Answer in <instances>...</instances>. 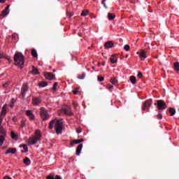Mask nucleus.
<instances>
[{
    "instance_id": "obj_1",
    "label": "nucleus",
    "mask_w": 179,
    "mask_h": 179,
    "mask_svg": "<svg viewBox=\"0 0 179 179\" xmlns=\"http://www.w3.org/2000/svg\"><path fill=\"white\" fill-rule=\"evenodd\" d=\"M62 121V119L52 120L49 123V129H52V128H55L57 135L62 134V131L64 129V122Z\"/></svg>"
},
{
    "instance_id": "obj_2",
    "label": "nucleus",
    "mask_w": 179,
    "mask_h": 179,
    "mask_svg": "<svg viewBox=\"0 0 179 179\" xmlns=\"http://www.w3.org/2000/svg\"><path fill=\"white\" fill-rule=\"evenodd\" d=\"M14 62L17 66H19L20 69H23V66L24 65V56H23L22 52H16L15 54Z\"/></svg>"
},
{
    "instance_id": "obj_3",
    "label": "nucleus",
    "mask_w": 179,
    "mask_h": 179,
    "mask_svg": "<svg viewBox=\"0 0 179 179\" xmlns=\"http://www.w3.org/2000/svg\"><path fill=\"white\" fill-rule=\"evenodd\" d=\"M35 135H36V136L30 137L28 139V143L29 145H35V143H37V142H38V141H40V139L41 138V133L40 132L39 130H36L35 131Z\"/></svg>"
},
{
    "instance_id": "obj_4",
    "label": "nucleus",
    "mask_w": 179,
    "mask_h": 179,
    "mask_svg": "<svg viewBox=\"0 0 179 179\" xmlns=\"http://www.w3.org/2000/svg\"><path fill=\"white\" fill-rule=\"evenodd\" d=\"M40 115L43 121H47L50 119V115L48 114V111L44 108H41Z\"/></svg>"
},
{
    "instance_id": "obj_5",
    "label": "nucleus",
    "mask_w": 179,
    "mask_h": 179,
    "mask_svg": "<svg viewBox=\"0 0 179 179\" xmlns=\"http://www.w3.org/2000/svg\"><path fill=\"white\" fill-rule=\"evenodd\" d=\"M64 113L66 115H73V113L72 112V109L66 105H64L62 108V110L59 112V115H61V113Z\"/></svg>"
},
{
    "instance_id": "obj_6",
    "label": "nucleus",
    "mask_w": 179,
    "mask_h": 179,
    "mask_svg": "<svg viewBox=\"0 0 179 179\" xmlns=\"http://www.w3.org/2000/svg\"><path fill=\"white\" fill-rule=\"evenodd\" d=\"M155 104H157V108H158V110H166V108H167L166 102L162 100L157 101V103Z\"/></svg>"
},
{
    "instance_id": "obj_7",
    "label": "nucleus",
    "mask_w": 179,
    "mask_h": 179,
    "mask_svg": "<svg viewBox=\"0 0 179 179\" xmlns=\"http://www.w3.org/2000/svg\"><path fill=\"white\" fill-rule=\"evenodd\" d=\"M29 92V85L26 83H24L21 88V96L22 99L26 97V93Z\"/></svg>"
},
{
    "instance_id": "obj_8",
    "label": "nucleus",
    "mask_w": 179,
    "mask_h": 179,
    "mask_svg": "<svg viewBox=\"0 0 179 179\" xmlns=\"http://www.w3.org/2000/svg\"><path fill=\"white\" fill-rule=\"evenodd\" d=\"M137 55H139L140 59L143 61L146 59V50H141L139 52H136Z\"/></svg>"
},
{
    "instance_id": "obj_9",
    "label": "nucleus",
    "mask_w": 179,
    "mask_h": 179,
    "mask_svg": "<svg viewBox=\"0 0 179 179\" xmlns=\"http://www.w3.org/2000/svg\"><path fill=\"white\" fill-rule=\"evenodd\" d=\"M150 106H152V99L145 101L143 105V110L145 111L148 110V108H150Z\"/></svg>"
},
{
    "instance_id": "obj_10",
    "label": "nucleus",
    "mask_w": 179,
    "mask_h": 179,
    "mask_svg": "<svg viewBox=\"0 0 179 179\" xmlns=\"http://www.w3.org/2000/svg\"><path fill=\"white\" fill-rule=\"evenodd\" d=\"M44 76L46 79H48V80H52V79L55 78V75L52 73H45Z\"/></svg>"
},
{
    "instance_id": "obj_11",
    "label": "nucleus",
    "mask_w": 179,
    "mask_h": 179,
    "mask_svg": "<svg viewBox=\"0 0 179 179\" xmlns=\"http://www.w3.org/2000/svg\"><path fill=\"white\" fill-rule=\"evenodd\" d=\"M32 103H33L34 106H38V104H40V103H41V99H40L38 97H34L32 99Z\"/></svg>"
},
{
    "instance_id": "obj_12",
    "label": "nucleus",
    "mask_w": 179,
    "mask_h": 179,
    "mask_svg": "<svg viewBox=\"0 0 179 179\" xmlns=\"http://www.w3.org/2000/svg\"><path fill=\"white\" fill-rule=\"evenodd\" d=\"M26 115L29 117V120H34L35 117L31 110H26Z\"/></svg>"
},
{
    "instance_id": "obj_13",
    "label": "nucleus",
    "mask_w": 179,
    "mask_h": 179,
    "mask_svg": "<svg viewBox=\"0 0 179 179\" xmlns=\"http://www.w3.org/2000/svg\"><path fill=\"white\" fill-rule=\"evenodd\" d=\"M10 6L8 5L7 7L2 11L1 15L2 16L5 17L7 15H9V8Z\"/></svg>"
},
{
    "instance_id": "obj_14",
    "label": "nucleus",
    "mask_w": 179,
    "mask_h": 179,
    "mask_svg": "<svg viewBox=\"0 0 179 179\" xmlns=\"http://www.w3.org/2000/svg\"><path fill=\"white\" fill-rule=\"evenodd\" d=\"M83 148V144H80L76 148V155L77 156H79L80 155V152H82V148Z\"/></svg>"
},
{
    "instance_id": "obj_15",
    "label": "nucleus",
    "mask_w": 179,
    "mask_h": 179,
    "mask_svg": "<svg viewBox=\"0 0 179 179\" xmlns=\"http://www.w3.org/2000/svg\"><path fill=\"white\" fill-rule=\"evenodd\" d=\"M81 142H85V139L80 138L78 140H74L71 143V146H73V145H78V143H81Z\"/></svg>"
},
{
    "instance_id": "obj_16",
    "label": "nucleus",
    "mask_w": 179,
    "mask_h": 179,
    "mask_svg": "<svg viewBox=\"0 0 179 179\" xmlns=\"http://www.w3.org/2000/svg\"><path fill=\"white\" fill-rule=\"evenodd\" d=\"M9 153H11V155H15V153H16V148H8L6 152V155H9Z\"/></svg>"
},
{
    "instance_id": "obj_17",
    "label": "nucleus",
    "mask_w": 179,
    "mask_h": 179,
    "mask_svg": "<svg viewBox=\"0 0 179 179\" xmlns=\"http://www.w3.org/2000/svg\"><path fill=\"white\" fill-rule=\"evenodd\" d=\"M110 59L111 64H117L118 61V58H117V56H115V55H113L112 56H110Z\"/></svg>"
},
{
    "instance_id": "obj_18",
    "label": "nucleus",
    "mask_w": 179,
    "mask_h": 179,
    "mask_svg": "<svg viewBox=\"0 0 179 179\" xmlns=\"http://www.w3.org/2000/svg\"><path fill=\"white\" fill-rule=\"evenodd\" d=\"M20 148H23L24 149V150L21 151L22 153H27V152H29V148H27V145H26L25 144L20 145Z\"/></svg>"
},
{
    "instance_id": "obj_19",
    "label": "nucleus",
    "mask_w": 179,
    "mask_h": 179,
    "mask_svg": "<svg viewBox=\"0 0 179 179\" xmlns=\"http://www.w3.org/2000/svg\"><path fill=\"white\" fill-rule=\"evenodd\" d=\"M23 163L24 164H26V166H30V164H31V161H30V159L29 157H25Z\"/></svg>"
},
{
    "instance_id": "obj_20",
    "label": "nucleus",
    "mask_w": 179,
    "mask_h": 179,
    "mask_svg": "<svg viewBox=\"0 0 179 179\" xmlns=\"http://www.w3.org/2000/svg\"><path fill=\"white\" fill-rule=\"evenodd\" d=\"M113 45V41H108L105 43L106 48H112Z\"/></svg>"
},
{
    "instance_id": "obj_21",
    "label": "nucleus",
    "mask_w": 179,
    "mask_h": 179,
    "mask_svg": "<svg viewBox=\"0 0 179 179\" xmlns=\"http://www.w3.org/2000/svg\"><path fill=\"white\" fill-rule=\"evenodd\" d=\"M108 20H114L115 19V15L114 13H108Z\"/></svg>"
},
{
    "instance_id": "obj_22",
    "label": "nucleus",
    "mask_w": 179,
    "mask_h": 179,
    "mask_svg": "<svg viewBox=\"0 0 179 179\" xmlns=\"http://www.w3.org/2000/svg\"><path fill=\"white\" fill-rule=\"evenodd\" d=\"M31 55L34 58H37L38 57V55L37 54V50H36V49L31 50Z\"/></svg>"
},
{
    "instance_id": "obj_23",
    "label": "nucleus",
    "mask_w": 179,
    "mask_h": 179,
    "mask_svg": "<svg viewBox=\"0 0 179 179\" xmlns=\"http://www.w3.org/2000/svg\"><path fill=\"white\" fill-rule=\"evenodd\" d=\"M174 69L176 72H179V62H176L173 63Z\"/></svg>"
},
{
    "instance_id": "obj_24",
    "label": "nucleus",
    "mask_w": 179,
    "mask_h": 179,
    "mask_svg": "<svg viewBox=\"0 0 179 179\" xmlns=\"http://www.w3.org/2000/svg\"><path fill=\"white\" fill-rule=\"evenodd\" d=\"M47 85H48V83L45 81H41L38 83V86L40 87H45V86H47Z\"/></svg>"
},
{
    "instance_id": "obj_25",
    "label": "nucleus",
    "mask_w": 179,
    "mask_h": 179,
    "mask_svg": "<svg viewBox=\"0 0 179 179\" xmlns=\"http://www.w3.org/2000/svg\"><path fill=\"white\" fill-rule=\"evenodd\" d=\"M110 82L112 85H114L115 86H117L118 85V81L117 80V78H113L110 79Z\"/></svg>"
},
{
    "instance_id": "obj_26",
    "label": "nucleus",
    "mask_w": 179,
    "mask_h": 179,
    "mask_svg": "<svg viewBox=\"0 0 179 179\" xmlns=\"http://www.w3.org/2000/svg\"><path fill=\"white\" fill-rule=\"evenodd\" d=\"M130 81L132 85H135V83H136V77H135L134 76H131L130 77Z\"/></svg>"
},
{
    "instance_id": "obj_27",
    "label": "nucleus",
    "mask_w": 179,
    "mask_h": 179,
    "mask_svg": "<svg viewBox=\"0 0 179 179\" xmlns=\"http://www.w3.org/2000/svg\"><path fill=\"white\" fill-rule=\"evenodd\" d=\"M0 134L1 135H3V136H6V131H5V129H3V127L0 126Z\"/></svg>"
},
{
    "instance_id": "obj_28",
    "label": "nucleus",
    "mask_w": 179,
    "mask_h": 179,
    "mask_svg": "<svg viewBox=\"0 0 179 179\" xmlns=\"http://www.w3.org/2000/svg\"><path fill=\"white\" fill-rule=\"evenodd\" d=\"M32 73L33 75H38V70L34 66H32Z\"/></svg>"
},
{
    "instance_id": "obj_29",
    "label": "nucleus",
    "mask_w": 179,
    "mask_h": 179,
    "mask_svg": "<svg viewBox=\"0 0 179 179\" xmlns=\"http://www.w3.org/2000/svg\"><path fill=\"white\" fill-rule=\"evenodd\" d=\"M3 142H5V136L1 135L0 136V145L2 146L3 145Z\"/></svg>"
},
{
    "instance_id": "obj_30",
    "label": "nucleus",
    "mask_w": 179,
    "mask_h": 179,
    "mask_svg": "<svg viewBox=\"0 0 179 179\" xmlns=\"http://www.w3.org/2000/svg\"><path fill=\"white\" fill-rule=\"evenodd\" d=\"M6 115V109L3 108V109L1 110L0 117H3L5 118Z\"/></svg>"
},
{
    "instance_id": "obj_31",
    "label": "nucleus",
    "mask_w": 179,
    "mask_h": 179,
    "mask_svg": "<svg viewBox=\"0 0 179 179\" xmlns=\"http://www.w3.org/2000/svg\"><path fill=\"white\" fill-rule=\"evenodd\" d=\"M169 113H170L171 117H173V115H174L176 114V109H174L173 108H170Z\"/></svg>"
},
{
    "instance_id": "obj_32",
    "label": "nucleus",
    "mask_w": 179,
    "mask_h": 179,
    "mask_svg": "<svg viewBox=\"0 0 179 179\" xmlns=\"http://www.w3.org/2000/svg\"><path fill=\"white\" fill-rule=\"evenodd\" d=\"M87 15H89V11L87 10H84L81 13V16H87Z\"/></svg>"
},
{
    "instance_id": "obj_33",
    "label": "nucleus",
    "mask_w": 179,
    "mask_h": 179,
    "mask_svg": "<svg viewBox=\"0 0 179 179\" xmlns=\"http://www.w3.org/2000/svg\"><path fill=\"white\" fill-rule=\"evenodd\" d=\"M24 127H26V120H22L21 124H20V128H24Z\"/></svg>"
},
{
    "instance_id": "obj_34",
    "label": "nucleus",
    "mask_w": 179,
    "mask_h": 179,
    "mask_svg": "<svg viewBox=\"0 0 179 179\" xmlns=\"http://www.w3.org/2000/svg\"><path fill=\"white\" fill-rule=\"evenodd\" d=\"M124 50L125 51H129V50H131V47L129 46V45H125L124 46Z\"/></svg>"
},
{
    "instance_id": "obj_35",
    "label": "nucleus",
    "mask_w": 179,
    "mask_h": 179,
    "mask_svg": "<svg viewBox=\"0 0 179 179\" xmlns=\"http://www.w3.org/2000/svg\"><path fill=\"white\" fill-rule=\"evenodd\" d=\"M86 77V74L83 73L82 75H79L78 76V79H84Z\"/></svg>"
},
{
    "instance_id": "obj_36",
    "label": "nucleus",
    "mask_w": 179,
    "mask_h": 179,
    "mask_svg": "<svg viewBox=\"0 0 179 179\" xmlns=\"http://www.w3.org/2000/svg\"><path fill=\"white\" fill-rule=\"evenodd\" d=\"M11 138H12V139H16V138H17V136H16V134L13 131H12L11 132Z\"/></svg>"
},
{
    "instance_id": "obj_37",
    "label": "nucleus",
    "mask_w": 179,
    "mask_h": 179,
    "mask_svg": "<svg viewBox=\"0 0 179 179\" xmlns=\"http://www.w3.org/2000/svg\"><path fill=\"white\" fill-rule=\"evenodd\" d=\"M57 86H58V83H55L53 85V88H52L54 92H55V90H57Z\"/></svg>"
},
{
    "instance_id": "obj_38",
    "label": "nucleus",
    "mask_w": 179,
    "mask_h": 179,
    "mask_svg": "<svg viewBox=\"0 0 179 179\" xmlns=\"http://www.w3.org/2000/svg\"><path fill=\"white\" fill-rule=\"evenodd\" d=\"M2 58H6V55L5 53H0V59Z\"/></svg>"
},
{
    "instance_id": "obj_39",
    "label": "nucleus",
    "mask_w": 179,
    "mask_h": 179,
    "mask_svg": "<svg viewBox=\"0 0 179 179\" xmlns=\"http://www.w3.org/2000/svg\"><path fill=\"white\" fill-rule=\"evenodd\" d=\"M107 89H108V90H113L114 89V87L111 85H107Z\"/></svg>"
},
{
    "instance_id": "obj_40",
    "label": "nucleus",
    "mask_w": 179,
    "mask_h": 179,
    "mask_svg": "<svg viewBox=\"0 0 179 179\" xmlns=\"http://www.w3.org/2000/svg\"><path fill=\"white\" fill-rule=\"evenodd\" d=\"M73 94H78L79 93V88H76L74 90H73Z\"/></svg>"
},
{
    "instance_id": "obj_41",
    "label": "nucleus",
    "mask_w": 179,
    "mask_h": 179,
    "mask_svg": "<svg viewBox=\"0 0 179 179\" xmlns=\"http://www.w3.org/2000/svg\"><path fill=\"white\" fill-rule=\"evenodd\" d=\"M104 80V77L98 76V81L103 82Z\"/></svg>"
},
{
    "instance_id": "obj_42",
    "label": "nucleus",
    "mask_w": 179,
    "mask_h": 179,
    "mask_svg": "<svg viewBox=\"0 0 179 179\" xmlns=\"http://www.w3.org/2000/svg\"><path fill=\"white\" fill-rule=\"evenodd\" d=\"M157 117L158 118V120H162V118H163V115H162V113H159L157 115Z\"/></svg>"
},
{
    "instance_id": "obj_43",
    "label": "nucleus",
    "mask_w": 179,
    "mask_h": 179,
    "mask_svg": "<svg viewBox=\"0 0 179 179\" xmlns=\"http://www.w3.org/2000/svg\"><path fill=\"white\" fill-rule=\"evenodd\" d=\"M102 5H103L104 8L107 9V5H106V0H102Z\"/></svg>"
},
{
    "instance_id": "obj_44",
    "label": "nucleus",
    "mask_w": 179,
    "mask_h": 179,
    "mask_svg": "<svg viewBox=\"0 0 179 179\" xmlns=\"http://www.w3.org/2000/svg\"><path fill=\"white\" fill-rule=\"evenodd\" d=\"M143 76L141 72H139L137 75V77L139 78V79L142 78Z\"/></svg>"
},
{
    "instance_id": "obj_45",
    "label": "nucleus",
    "mask_w": 179,
    "mask_h": 179,
    "mask_svg": "<svg viewBox=\"0 0 179 179\" xmlns=\"http://www.w3.org/2000/svg\"><path fill=\"white\" fill-rule=\"evenodd\" d=\"M3 117L0 116V127L2 126V121H3Z\"/></svg>"
},
{
    "instance_id": "obj_46",
    "label": "nucleus",
    "mask_w": 179,
    "mask_h": 179,
    "mask_svg": "<svg viewBox=\"0 0 179 179\" xmlns=\"http://www.w3.org/2000/svg\"><path fill=\"white\" fill-rule=\"evenodd\" d=\"M73 106L74 108L76 109V107H78V103H76V102H73Z\"/></svg>"
},
{
    "instance_id": "obj_47",
    "label": "nucleus",
    "mask_w": 179,
    "mask_h": 179,
    "mask_svg": "<svg viewBox=\"0 0 179 179\" xmlns=\"http://www.w3.org/2000/svg\"><path fill=\"white\" fill-rule=\"evenodd\" d=\"M15 105H14V103H13V100H11V104H10V107L11 108H13V106H14Z\"/></svg>"
},
{
    "instance_id": "obj_48",
    "label": "nucleus",
    "mask_w": 179,
    "mask_h": 179,
    "mask_svg": "<svg viewBox=\"0 0 179 179\" xmlns=\"http://www.w3.org/2000/svg\"><path fill=\"white\" fill-rule=\"evenodd\" d=\"M47 179H55L54 176H49L47 177Z\"/></svg>"
},
{
    "instance_id": "obj_49",
    "label": "nucleus",
    "mask_w": 179,
    "mask_h": 179,
    "mask_svg": "<svg viewBox=\"0 0 179 179\" xmlns=\"http://www.w3.org/2000/svg\"><path fill=\"white\" fill-rule=\"evenodd\" d=\"M67 16L69 17H72V16H73V15H72L71 13H67Z\"/></svg>"
},
{
    "instance_id": "obj_50",
    "label": "nucleus",
    "mask_w": 179,
    "mask_h": 179,
    "mask_svg": "<svg viewBox=\"0 0 179 179\" xmlns=\"http://www.w3.org/2000/svg\"><path fill=\"white\" fill-rule=\"evenodd\" d=\"M55 179H62V178H61L59 176H56Z\"/></svg>"
},
{
    "instance_id": "obj_51",
    "label": "nucleus",
    "mask_w": 179,
    "mask_h": 179,
    "mask_svg": "<svg viewBox=\"0 0 179 179\" xmlns=\"http://www.w3.org/2000/svg\"><path fill=\"white\" fill-rule=\"evenodd\" d=\"M3 179H12V178L9 177L8 176H6Z\"/></svg>"
},
{
    "instance_id": "obj_52",
    "label": "nucleus",
    "mask_w": 179,
    "mask_h": 179,
    "mask_svg": "<svg viewBox=\"0 0 179 179\" xmlns=\"http://www.w3.org/2000/svg\"><path fill=\"white\" fill-rule=\"evenodd\" d=\"M7 106H8V105L4 104L3 106V108H2V110H3V109H4V110H6Z\"/></svg>"
},
{
    "instance_id": "obj_53",
    "label": "nucleus",
    "mask_w": 179,
    "mask_h": 179,
    "mask_svg": "<svg viewBox=\"0 0 179 179\" xmlns=\"http://www.w3.org/2000/svg\"><path fill=\"white\" fill-rule=\"evenodd\" d=\"M6 1L5 0H0V3H5Z\"/></svg>"
},
{
    "instance_id": "obj_54",
    "label": "nucleus",
    "mask_w": 179,
    "mask_h": 179,
    "mask_svg": "<svg viewBox=\"0 0 179 179\" xmlns=\"http://www.w3.org/2000/svg\"><path fill=\"white\" fill-rule=\"evenodd\" d=\"M13 121L14 122H16V117H13Z\"/></svg>"
},
{
    "instance_id": "obj_55",
    "label": "nucleus",
    "mask_w": 179,
    "mask_h": 179,
    "mask_svg": "<svg viewBox=\"0 0 179 179\" xmlns=\"http://www.w3.org/2000/svg\"><path fill=\"white\" fill-rule=\"evenodd\" d=\"M80 132H82V131L80 129L77 130V134H80Z\"/></svg>"
},
{
    "instance_id": "obj_56",
    "label": "nucleus",
    "mask_w": 179,
    "mask_h": 179,
    "mask_svg": "<svg viewBox=\"0 0 179 179\" xmlns=\"http://www.w3.org/2000/svg\"><path fill=\"white\" fill-rule=\"evenodd\" d=\"M78 36H79L80 37H82V33H79V34H78Z\"/></svg>"
},
{
    "instance_id": "obj_57",
    "label": "nucleus",
    "mask_w": 179,
    "mask_h": 179,
    "mask_svg": "<svg viewBox=\"0 0 179 179\" xmlns=\"http://www.w3.org/2000/svg\"><path fill=\"white\" fill-rule=\"evenodd\" d=\"M129 57V55H126L125 58H128Z\"/></svg>"
},
{
    "instance_id": "obj_58",
    "label": "nucleus",
    "mask_w": 179,
    "mask_h": 179,
    "mask_svg": "<svg viewBox=\"0 0 179 179\" xmlns=\"http://www.w3.org/2000/svg\"><path fill=\"white\" fill-rule=\"evenodd\" d=\"M11 100H13V104H15V100L14 99H11Z\"/></svg>"
},
{
    "instance_id": "obj_59",
    "label": "nucleus",
    "mask_w": 179,
    "mask_h": 179,
    "mask_svg": "<svg viewBox=\"0 0 179 179\" xmlns=\"http://www.w3.org/2000/svg\"><path fill=\"white\" fill-rule=\"evenodd\" d=\"M102 65L104 66V65H106V64L103 63Z\"/></svg>"
},
{
    "instance_id": "obj_60",
    "label": "nucleus",
    "mask_w": 179,
    "mask_h": 179,
    "mask_svg": "<svg viewBox=\"0 0 179 179\" xmlns=\"http://www.w3.org/2000/svg\"><path fill=\"white\" fill-rule=\"evenodd\" d=\"M6 85H8V84H4L3 86H6Z\"/></svg>"
},
{
    "instance_id": "obj_61",
    "label": "nucleus",
    "mask_w": 179,
    "mask_h": 179,
    "mask_svg": "<svg viewBox=\"0 0 179 179\" xmlns=\"http://www.w3.org/2000/svg\"><path fill=\"white\" fill-rule=\"evenodd\" d=\"M92 69H94V67H92Z\"/></svg>"
},
{
    "instance_id": "obj_62",
    "label": "nucleus",
    "mask_w": 179,
    "mask_h": 179,
    "mask_svg": "<svg viewBox=\"0 0 179 179\" xmlns=\"http://www.w3.org/2000/svg\"><path fill=\"white\" fill-rule=\"evenodd\" d=\"M53 72H55V70H53Z\"/></svg>"
},
{
    "instance_id": "obj_63",
    "label": "nucleus",
    "mask_w": 179,
    "mask_h": 179,
    "mask_svg": "<svg viewBox=\"0 0 179 179\" xmlns=\"http://www.w3.org/2000/svg\"><path fill=\"white\" fill-rule=\"evenodd\" d=\"M0 17H1V15H0Z\"/></svg>"
}]
</instances>
